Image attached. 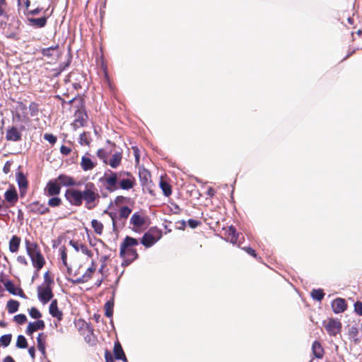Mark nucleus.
Wrapping results in <instances>:
<instances>
[{"label": "nucleus", "mask_w": 362, "mask_h": 362, "mask_svg": "<svg viewBox=\"0 0 362 362\" xmlns=\"http://www.w3.org/2000/svg\"><path fill=\"white\" fill-rule=\"evenodd\" d=\"M160 187L165 196L169 197L172 194V189L170 185L165 180L161 179L160 181Z\"/></svg>", "instance_id": "nucleus-36"}, {"label": "nucleus", "mask_w": 362, "mask_h": 362, "mask_svg": "<svg viewBox=\"0 0 362 362\" xmlns=\"http://www.w3.org/2000/svg\"><path fill=\"white\" fill-rule=\"evenodd\" d=\"M105 358L106 362H115L112 354L107 350H106L105 352Z\"/></svg>", "instance_id": "nucleus-58"}, {"label": "nucleus", "mask_w": 362, "mask_h": 362, "mask_svg": "<svg viewBox=\"0 0 362 362\" xmlns=\"http://www.w3.org/2000/svg\"><path fill=\"white\" fill-rule=\"evenodd\" d=\"M60 184L55 179H52L48 181L44 189V193L46 196H57L61 192Z\"/></svg>", "instance_id": "nucleus-14"}, {"label": "nucleus", "mask_w": 362, "mask_h": 362, "mask_svg": "<svg viewBox=\"0 0 362 362\" xmlns=\"http://www.w3.org/2000/svg\"><path fill=\"white\" fill-rule=\"evenodd\" d=\"M18 6L19 8H23L24 11H27L30 6V0H17Z\"/></svg>", "instance_id": "nucleus-48"}, {"label": "nucleus", "mask_w": 362, "mask_h": 362, "mask_svg": "<svg viewBox=\"0 0 362 362\" xmlns=\"http://www.w3.org/2000/svg\"><path fill=\"white\" fill-rule=\"evenodd\" d=\"M15 322L19 325H23L27 321V317L24 314H18L13 317Z\"/></svg>", "instance_id": "nucleus-50"}, {"label": "nucleus", "mask_w": 362, "mask_h": 362, "mask_svg": "<svg viewBox=\"0 0 362 362\" xmlns=\"http://www.w3.org/2000/svg\"><path fill=\"white\" fill-rule=\"evenodd\" d=\"M56 180L60 184L61 187H73L78 185L76 180L69 175H67L66 174H60Z\"/></svg>", "instance_id": "nucleus-22"}, {"label": "nucleus", "mask_w": 362, "mask_h": 362, "mask_svg": "<svg viewBox=\"0 0 362 362\" xmlns=\"http://www.w3.org/2000/svg\"><path fill=\"white\" fill-rule=\"evenodd\" d=\"M91 141L90 133L83 132L80 134L79 144L82 146H89Z\"/></svg>", "instance_id": "nucleus-38"}, {"label": "nucleus", "mask_w": 362, "mask_h": 362, "mask_svg": "<svg viewBox=\"0 0 362 362\" xmlns=\"http://www.w3.org/2000/svg\"><path fill=\"white\" fill-rule=\"evenodd\" d=\"M127 200V198L123 196H117L115 199V203L116 205H119L124 203Z\"/></svg>", "instance_id": "nucleus-59"}, {"label": "nucleus", "mask_w": 362, "mask_h": 362, "mask_svg": "<svg viewBox=\"0 0 362 362\" xmlns=\"http://www.w3.org/2000/svg\"><path fill=\"white\" fill-rule=\"evenodd\" d=\"M29 111L30 116L35 117L38 115L40 112L39 104L36 102H31L29 105Z\"/></svg>", "instance_id": "nucleus-41"}, {"label": "nucleus", "mask_w": 362, "mask_h": 362, "mask_svg": "<svg viewBox=\"0 0 362 362\" xmlns=\"http://www.w3.org/2000/svg\"><path fill=\"white\" fill-rule=\"evenodd\" d=\"M7 5L6 0H0V16L8 17L6 13Z\"/></svg>", "instance_id": "nucleus-45"}, {"label": "nucleus", "mask_w": 362, "mask_h": 362, "mask_svg": "<svg viewBox=\"0 0 362 362\" xmlns=\"http://www.w3.org/2000/svg\"><path fill=\"white\" fill-rule=\"evenodd\" d=\"M358 334V329L356 327H351V328L349 330V335L351 337H356Z\"/></svg>", "instance_id": "nucleus-61"}, {"label": "nucleus", "mask_w": 362, "mask_h": 362, "mask_svg": "<svg viewBox=\"0 0 362 362\" xmlns=\"http://www.w3.org/2000/svg\"><path fill=\"white\" fill-rule=\"evenodd\" d=\"M332 308L334 313H344L347 309V303L342 298H337L332 302Z\"/></svg>", "instance_id": "nucleus-20"}, {"label": "nucleus", "mask_w": 362, "mask_h": 362, "mask_svg": "<svg viewBox=\"0 0 362 362\" xmlns=\"http://www.w3.org/2000/svg\"><path fill=\"white\" fill-rule=\"evenodd\" d=\"M47 202L48 207L56 208L59 207L62 204V199L57 196H51Z\"/></svg>", "instance_id": "nucleus-37"}, {"label": "nucleus", "mask_w": 362, "mask_h": 362, "mask_svg": "<svg viewBox=\"0 0 362 362\" xmlns=\"http://www.w3.org/2000/svg\"><path fill=\"white\" fill-rule=\"evenodd\" d=\"M91 226L96 234L101 235L103 233L104 226L100 221L97 219H93L91 221Z\"/></svg>", "instance_id": "nucleus-34"}, {"label": "nucleus", "mask_w": 362, "mask_h": 362, "mask_svg": "<svg viewBox=\"0 0 362 362\" xmlns=\"http://www.w3.org/2000/svg\"><path fill=\"white\" fill-rule=\"evenodd\" d=\"M27 109L28 107L25 103L21 101L18 102L16 106L17 112L14 115L15 118H16L18 121L29 122L30 118L28 115Z\"/></svg>", "instance_id": "nucleus-15"}, {"label": "nucleus", "mask_w": 362, "mask_h": 362, "mask_svg": "<svg viewBox=\"0 0 362 362\" xmlns=\"http://www.w3.org/2000/svg\"><path fill=\"white\" fill-rule=\"evenodd\" d=\"M108 192H114L118 188L124 190L132 189L136 185V179L130 173L121 170L119 173L110 170L105 171L103 177L100 178Z\"/></svg>", "instance_id": "nucleus-2"}, {"label": "nucleus", "mask_w": 362, "mask_h": 362, "mask_svg": "<svg viewBox=\"0 0 362 362\" xmlns=\"http://www.w3.org/2000/svg\"><path fill=\"white\" fill-rule=\"evenodd\" d=\"M37 296L39 300L43 304H46L53 298L52 288L49 285L39 286L37 287Z\"/></svg>", "instance_id": "nucleus-13"}, {"label": "nucleus", "mask_w": 362, "mask_h": 362, "mask_svg": "<svg viewBox=\"0 0 362 362\" xmlns=\"http://www.w3.org/2000/svg\"><path fill=\"white\" fill-rule=\"evenodd\" d=\"M59 252H60L62 263L66 267L68 275L71 276V269L68 266V264H67V251H66V248L64 245L60 247Z\"/></svg>", "instance_id": "nucleus-33"}, {"label": "nucleus", "mask_w": 362, "mask_h": 362, "mask_svg": "<svg viewBox=\"0 0 362 362\" xmlns=\"http://www.w3.org/2000/svg\"><path fill=\"white\" fill-rule=\"evenodd\" d=\"M49 314L53 317L57 318L59 321L62 320L63 319V313L58 308V302L57 299L52 300L49 308Z\"/></svg>", "instance_id": "nucleus-25"}, {"label": "nucleus", "mask_w": 362, "mask_h": 362, "mask_svg": "<svg viewBox=\"0 0 362 362\" xmlns=\"http://www.w3.org/2000/svg\"><path fill=\"white\" fill-rule=\"evenodd\" d=\"M43 138L52 145H54L57 140V136L52 134H45Z\"/></svg>", "instance_id": "nucleus-52"}, {"label": "nucleus", "mask_w": 362, "mask_h": 362, "mask_svg": "<svg viewBox=\"0 0 362 362\" xmlns=\"http://www.w3.org/2000/svg\"><path fill=\"white\" fill-rule=\"evenodd\" d=\"M6 289L13 295H18L21 298H26L23 291L21 288H16L14 284L11 281H7L4 284Z\"/></svg>", "instance_id": "nucleus-28"}, {"label": "nucleus", "mask_w": 362, "mask_h": 362, "mask_svg": "<svg viewBox=\"0 0 362 362\" xmlns=\"http://www.w3.org/2000/svg\"><path fill=\"white\" fill-rule=\"evenodd\" d=\"M46 338H47V335L45 334L43 332L40 333L37 338V348L43 355H45V354H46V351H45Z\"/></svg>", "instance_id": "nucleus-32"}, {"label": "nucleus", "mask_w": 362, "mask_h": 362, "mask_svg": "<svg viewBox=\"0 0 362 362\" xmlns=\"http://www.w3.org/2000/svg\"><path fill=\"white\" fill-rule=\"evenodd\" d=\"M96 268L93 262H92L91 266L88 267L86 272L82 274L81 276H78L77 274L71 273V276H69L71 278H68L69 281H71L74 284H81L88 281L93 276V273L95 272Z\"/></svg>", "instance_id": "nucleus-8"}, {"label": "nucleus", "mask_w": 362, "mask_h": 362, "mask_svg": "<svg viewBox=\"0 0 362 362\" xmlns=\"http://www.w3.org/2000/svg\"><path fill=\"white\" fill-rule=\"evenodd\" d=\"M313 355L317 358H322L325 354L324 349L318 341H315L312 346Z\"/></svg>", "instance_id": "nucleus-30"}, {"label": "nucleus", "mask_w": 362, "mask_h": 362, "mask_svg": "<svg viewBox=\"0 0 362 362\" xmlns=\"http://www.w3.org/2000/svg\"><path fill=\"white\" fill-rule=\"evenodd\" d=\"M122 157V153L117 151L112 155L109 160H107V165H109L112 168L115 169L121 165Z\"/></svg>", "instance_id": "nucleus-27"}, {"label": "nucleus", "mask_w": 362, "mask_h": 362, "mask_svg": "<svg viewBox=\"0 0 362 362\" xmlns=\"http://www.w3.org/2000/svg\"><path fill=\"white\" fill-rule=\"evenodd\" d=\"M44 277H45V282L47 284V285L49 286L51 284L53 283V280L49 279V274L47 272L45 274Z\"/></svg>", "instance_id": "nucleus-63"}, {"label": "nucleus", "mask_w": 362, "mask_h": 362, "mask_svg": "<svg viewBox=\"0 0 362 362\" xmlns=\"http://www.w3.org/2000/svg\"><path fill=\"white\" fill-rule=\"evenodd\" d=\"M324 327L330 336H336L341 330V323L337 319L331 318L327 322H324Z\"/></svg>", "instance_id": "nucleus-12"}, {"label": "nucleus", "mask_w": 362, "mask_h": 362, "mask_svg": "<svg viewBox=\"0 0 362 362\" xmlns=\"http://www.w3.org/2000/svg\"><path fill=\"white\" fill-rule=\"evenodd\" d=\"M16 346L21 349H25L28 347V342L25 337L23 335H19L17 337Z\"/></svg>", "instance_id": "nucleus-43"}, {"label": "nucleus", "mask_w": 362, "mask_h": 362, "mask_svg": "<svg viewBox=\"0 0 362 362\" xmlns=\"http://www.w3.org/2000/svg\"><path fill=\"white\" fill-rule=\"evenodd\" d=\"M149 218L144 212L139 211L134 212L129 220L130 228L136 233L144 231L149 225Z\"/></svg>", "instance_id": "nucleus-6"}, {"label": "nucleus", "mask_w": 362, "mask_h": 362, "mask_svg": "<svg viewBox=\"0 0 362 362\" xmlns=\"http://www.w3.org/2000/svg\"><path fill=\"white\" fill-rule=\"evenodd\" d=\"M162 236V231L156 228H151L141 239V243L146 247L153 245Z\"/></svg>", "instance_id": "nucleus-7"}, {"label": "nucleus", "mask_w": 362, "mask_h": 362, "mask_svg": "<svg viewBox=\"0 0 362 362\" xmlns=\"http://www.w3.org/2000/svg\"><path fill=\"white\" fill-rule=\"evenodd\" d=\"M225 238L233 245H240L244 240V236L237 232L233 226L228 227L224 233Z\"/></svg>", "instance_id": "nucleus-9"}, {"label": "nucleus", "mask_w": 362, "mask_h": 362, "mask_svg": "<svg viewBox=\"0 0 362 362\" xmlns=\"http://www.w3.org/2000/svg\"><path fill=\"white\" fill-rule=\"evenodd\" d=\"M60 152L62 154H63L64 156H68L71 152V149L69 146L62 145L60 147Z\"/></svg>", "instance_id": "nucleus-56"}, {"label": "nucleus", "mask_w": 362, "mask_h": 362, "mask_svg": "<svg viewBox=\"0 0 362 362\" xmlns=\"http://www.w3.org/2000/svg\"><path fill=\"white\" fill-rule=\"evenodd\" d=\"M132 213V209L127 206H121L118 211V216L115 214L110 213L109 215L112 221L113 227H115V218H118L121 220H126Z\"/></svg>", "instance_id": "nucleus-18"}, {"label": "nucleus", "mask_w": 362, "mask_h": 362, "mask_svg": "<svg viewBox=\"0 0 362 362\" xmlns=\"http://www.w3.org/2000/svg\"><path fill=\"white\" fill-rule=\"evenodd\" d=\"M12 164L13 161L11 160H8L5 163L3 168V171L5 174H8L10 172Z\"/></svg>", "instance_id": "nucleus-55"}, {"label": "nucleus", "mask_w": 362, "mask_h": 362, "mask_svg": "<svg viewBox=\"0 0 362 362\" xmlns=\"http://www.w3.org/2000/svg\"><path fill=\"white\" fill-rule=\"evenodd\" d=\"M29 315L32 318L40 319L42 317V314L36 308H31L29 310Z\"/></svg>", "instance_id": "nucleus-47"}, {"label": "nucleus", "mask_w": 362, "mask_h": 362, "mask_svg": "<svg viewBox=\"0 0 362 362\" xmlns=\"http://www.w3.org/2000/svg\"><path fill=\"white\" fill-rule=\"evenodd\" d=\"M17 262L22 265L25 266L28 264V261H27L26 258L23 255H19L17 257Z\"/></svg>", "instance_id": "nucleus-60"}, {"label": "nucleus", "mask_w": 362, "mask_h": 362, "mask_svg": "<svg viewBox=\"0 0 362 362\" xmlns=\"http://www.w3.org/2000/svg\"><path fill=\"white\" fill-rule=\"evenodd\" d=\"M243 250L250 255H251L252 257H255V258H257V255L255 252V250H253L252 247H243Z\"/></svg>", "instance_id": "nucleus-57"}, {"label": "nucleus", "mask_w": 362, "mask_h": 362, "mask_svg": "<svg viewBox=\"0 0 362 362\" xmlns=\"http://www.w3.org/2000/svg\"><path fill=\"white\" fill-rule=\"evenodd\" d=\"M20 303L18 301L11 299L7 302L6 308L9 313H16L19 308Z\"/></svg>", "instance_id": "nucleus-35"}, {"label": "nucleus", "mask_w": 362, "mask_h": 362, "mask_svg": "<svg viewBox=\"0 0 362 362\" xmlns=\"http://www.w3.org/2000/svg\"><path fill=\"white\" fill-rule=\"evenodd\" d=\"M71 63V58L68 59V60L66 62L62 63L59 64V67L56 69L57 71V75L59 74L62 71L65 70Z\"/></svg>", "instance_id": "nucleus-51"}, {"label": "nucleus", "mask_w": 362, "mask_h": 362, "mask_svg": "<svg viewBox=\"0 0 362 362\" xmlns=\"http://www.w3.org/2000/svg\"><path fill=\"white\" fill-rule=\"evenodd\" d=\"M187 223L191 228H195L202 224V222L199 220L189 219Z\"/></svg>", "instance_id": "nucleus-54"}, {"label": "nucleus", "mask_w": 362, "mask_h": 362, "mask_svg": "<svg viewBox=\"0 0 362 362\" xmlns=\"http://www.w3.org/2000/svg\"><path fill=\"white\" fill-rule=\"evenodd\" d=\"M23 130H25L24 126H21L20 128L15 126L9 127L6 132L5 138L6 141L13 142L20 141L22 139L21 132Z\"/></svg>", "instance_id": "nucleus-11"}, {"label": "nucleus", "mask_w": 362, "mask_h": 362, "mask_svg": "<svg viewBox=\"0 0 362 362\" xmlns=\"http://www.w3.org/2000/svg\"><path fill=\"white\" fill-rule=\"evenodd\" d=\"M97 156L101 159L105 164H107L108 153L103 148H100L96 152Z\"/></svg>", "instance_id": "nucleus-44"}, {"label": "nucleus", "mask_w": 362, "mask_h": 362, "mask_svg": "<svg viewBox=\"0 0 362 362\" xmlns=\"http://www.w3.org/2000/svg\"><path fill=\"white\" fill-rule=\"evenodd\" d=\"M21 244V238L17 235H13L9 241V250L11 252H17Z\"/></svg>", "instance_id": "nucleus-31"}, {"label": "nucleus", "mask_w": 362, "mask_h": 362, "mask_svg": "<svg viewBox=\"0 0 362 362\" xmlns=\"http://www.w3.org/2000/svg\"><path fill=\"white\" fill-rule=\"evenodd\" d=\"M216 194V190L210 187L207 189V191H206V194L210 197H213Z\"/></svg>", "instance_id": "nucleus-62"}, {"label": "nucleus", "mask_w": 362, "mask_h": 362, "mask_svg": "<svg viewBox=\"0 0 362 362\" xmlns=\"http://www.w3.org/2000/svg\"><path fill=\"white\" fill-rule=\"evenodd\" d=\"M139 244L137 239L127 235L120 245L119 257L122 259V266L127 267L139 258L135 248Z\"/></svg>", "instance_id": "nucleus-3"}, {"label": "nucleus", "mask_w": 362, "mask_h": 362, "mask_svg": "<svg viewBox=\"0 0 362 362\" xmlns=\"http://www.w3.org/2000/svg\"><path fill=\"white\" fill-rule=\"evenodd\" d=\"M69 245H71L77 252L81 251L83 254L88 257H92L93 252L88 247L84 244H79L78 242L74 240H70Z\"/></svg>", "instance_id": "nucleus-29"}, {"label": "nucleus", "mask_w": 362, "mask_h": 362, "mask_svg": "<svg viewBox=\"0 0 362 362\" xmlns=\"http://www.w3.org/2000/svg\"><path fill=\"white\" fill-rule=\"evenodd\" d=\"M40 53L45 57L50 59H57L60 55L59 45L56 44L49 47L42 48Z\"/></svg>", "instance_id": "nucleus-16"}, {"label": "nucleus", "mask_w": 362, "mask_h": 362, "mask_svg": "<svg viewBox=\"0 0 362 362\" xmlns=\"http://www.w3.org/2000/svg\"><path fill=\"white\" fill-rule=\"evenodd\" d=\"M64 197L71 205L76 206H81L84 201L88 209L95 208L100 199L98 189L91 182L86 184L83 191L73 188L66 189Z\"/></svg>", "instance_id": "nucleus-1"}, {"label": "nucleus", "mask_w": 362, "mask_h": 362, "mask_svg": "<svg viewBox=\"0 0 362 362\" xmlns=\"http://www.w3.org/2000/svg\"><path fill=\"white\" fill-rule=\"evenodd\" d=\"M45 327V322L42 320H38L34 322H30L26 329V334L32 335L33 332L43 329Z\"/></svg>", "instance_id": "nucleus-26"}, {"label": "nucleus", "mask_w": 362, "mask_h": 362, "mask_svg": "<svg viewBox=\"0 0 362 362\" xmlns=\"http://www.w3.org/2000/svg\"><path fill=\"white\" fill-rule=\"evenodd\" d=\"M28 353L30 354V356L33 358H35V347L34 346H32V347H30L29 349H28Z\"/></svg>", "instance_id": "nucleus-64"}, {"label": "nucleus", "mask_w": 362, "mask_h": 362, "mask_svg": "<svg viewBox=\"0 0 362 362\" xmlns=\"http://www.w3.org/2000/svg\"><path fill=\"white\" fill-rule=\"evenodd\" d=\"M11 337H12V336L10 334H4V335L1 337L0 342L1 343V344L3 346H8L10 344V343H11Z\"/></svg>", "instance_id": "nucleus-46"}, {"label": "nucleus", "mask_w": 362, "mask_h": 362, "mask_svg": "<svg viewBox=\"0 0 362 362\" xmlns=\"http://www.w3.org/2000/svg\"><path fill=\"white\" fill-rule=\"evenodd\" d=\"M80 165L83 171H89L94 169L97 163L96 162L92 160L90 158V154L86 153L84 156H82Z\"/></svg>", "instance_id": "nucleus-23"}, {"label": "nucleus", "mask_w": 362, "mask_h": 362, "mask_svg": "<svg viewBox=\"0 0 362 362\" xmlns=\"http://www.w3.org/2000/svg\"><path fill=\"white\" fill-rule=\"evenodd\" d=\"M49 16L44 15L40 18H28V25L35 28H42L46 26Z\"/></svg>", "instance_id": "nucleus-19"}, {"label": "nucleus", "mask_w": 362, "mask_h": 362, "mask_svg": "<svg viewBox=\"0 0 362 362\" xmlns=\"http://www.w3.org/2000/svg\"><path fill=\"white\" fill-rule=\"evenodd\" d=\"M311 296L313 299L321 301L325 296V293L322 289H313L311 293Z\"/></svg>", "instance_id": "nucleus-42"}, {"label": "nucleus", "mask_w": 362, "mask_h": 362, "mask_svg": "<svg viewBox=\"0 0 362 362\" xmlns=\"http://www.w3.org/2000/svg\"><path fill=\"white\" fill-rule=\"evenodd\" d=\"M5 200L9 203L11 206H13L18 201L17 190L13 186H11L4 193Z\"/></svg>", "instance_id": "nucleus-21"}, {"label": "nucleus", "mask_w": 362, "mask_h": 362, "mask_svg": "<svg viewBox=\"0 0 362 362\" xmlns=\"http://www.w3.org/2000/svg\"><path fill=\"white\" fill-rule=\"evenodd\" d=\"M114 356L115 359L121 358L124 355V352L122 347L119 341L115 343L114 346Z\"/></svg>", "instance_id": "nucleus-39"}, {"label": "nucleus", "mask_w": 362, "mask_h": 362, "mask_svg": "<svg viewBox=\"0 0 362 362\" xmlns=\"http://www.w3.org/2000/svg\"><path fill=\"white\" fill-rule=\"evenodd\" d=\"M16 178L19 187L20 194L22 197H23L26 194L28 187V179L23 172L17 173L16 175Z\"/></svg>", "instance_id": "nucleus-17"}, {"label": "nucleus", "mask_w": 362, "mask_h": 362, "mask_svg": "<svg viewBox=\"0 0 362 362\" xmlns=\"http://www.w3.org/2000/svg\"><path fill=\"white\" fill-rule=\"evenodd\" d=\"M42 10V8L40 7V6H37L36 8L35 9H32V10H30L29 8L24 11V14L27 16H37V14H39Z\"/></svg>", "instance_id": "nucleus-49"}, {"label": "nucleus", "mask_w": 362, "mask_h": 362, "mask_svg": "<svg viewBox=\"0 0 362 362\" xmlns=\"http://www.w3.org/2000/svg\"><path fill=\"white\" fill-rule=\"evenodd\" d=\"M68 103L76 109L74 111L75 119L72 123L74 129H76L86 126L88 115L86 111L84 99L81 96L74 97Z\"/></svg>", "instance_id": "nucleus-4"}, {"label": "nucleus", "mask_w": 362, "mask_h": 362, "mask_svg": "<svg viewBox=\"0 0 362 362\" xmlns=\"http://www.w3.org/2000/svg\"><path fill=\"white\" fill-rule=\"evenodd\" d=\"M27 209L28 213L37 215H45L50 212L49 208L40 201L30 203L27 206Z\"/></svg>", "instance_id": "nucleus-10"}, {"label": "nucleus", "mask_w": 362, "mask_h": 362, "mask_svg": "<svg viewBox=\"0 0 362 362\" xmlns=\"http://www.w3.org/2000/svg\"><path fill=\"white\" fill-rule=\"evenodd\" d=\"M354 311L355 313L360 315V316H362V302L361 301H356L354 305Z\"/></svg>", "instance_id": "nucleus-53"}, {"label": "nucleus", "mask_w": 362, "mask_h": 362, "mask_svg": "<svg viewBox=\"0 0 362 362\" xmlns=\"http://www.w3.org/2000/svg\"><path fill=\"white\" fill-rule=\"evenodd\" d=\"M114 303L112 300H108L105 304V315L107 317H111L113 315Z\"/></svg>", "instance_id": "nucleus-40"}, {"label": "nucleus", "mask_w": 362, "mask_h": 362, "mask_svg": "<svg viewBox=\"0 0 362 362\" xmlns=\"http://www.w3.org/2000/svg\"><path fill=\"white\" fill-rule=\"evenodd\" d=\"M25 249L30 257L33 266L37 272L40 271L45 264V259L41 253L40 248L37 243L25 240Z\"/></svg>", "instance_id": "nucleus-5"}, {"label": "nucleus", "mask_w": 362, "mask_h": 362, "mask_svg": "<svg viewBox=\"0 0 362 362\" xmlns=\"http://www.w3.org/2000/svg\"><path fill=\"white\" fill-rule=\"evenodd\" d=\"M139 177L141 182V185L143 187H148L151 182V175L150 172L146 168H140L139 171Z\"/></svg>", "instance_id": "nucleus-24"}]
</instances>
